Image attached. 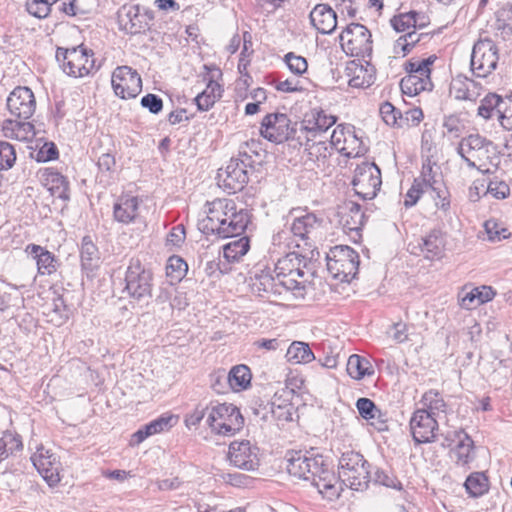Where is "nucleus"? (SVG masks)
<instances>
[{
	"instance_id": "79ce46f5",
	"label": "nucleus",
	"mask_w": 512,
	"mask_h": 512,
	"mask_svg": "<svg viewBox=\"0 0 512 512\" xmlns=\"http://www.w3.org/2000/svg\"><path fill=\"white\" fill-rule=\"evenodd\" d=\"M286 359L288 362L300 364L313 361L315 356L307 343L294 341L287 349Z\"/></svg>"
},
{
	"instance_id": "6e6d98bb",
	"label": "nucleus",
	"mask_w": 512,
	"mask_h": 512,
	"mask_svg": "<svg viewBox=\"0 0 512 512\" xmlns=\"http://www.w3.org/2000/svg\"><path fill=\"white\" fill-rule=\"evenodd\" d=\"M284 60L289 70L296 75H302L308 69V63L306 58L300 55H296L293 52L287 53L284 57Z\"/></svg>"
},
{
	"instance_id": "72a5a7b5",
	"label": "nucleus",
	"mask_w": 512,
	"mask_h": 512,
	"mask_svg": "<svg viewBox=\"0 0 512 512\" xmlns=\"http://www.w3.org/2000/svg\"><path fill=\"white\" fill-rule=\"evenodd\" d=\"M26 252L36 259L38 272L42 275H51L56 271V260L54 255L45 248L30 244L26 248Z\"/></svg>"
},
{
	"instance_id": "e2e57ef3",
	"label": "nucleus",
	"mask_w": 512,
	"mask_h": 512,
	"mask_svg": "<svg viewBox=\"0 0 512 512\" xmlns=\"http://www.w3.org/2000/svg\"><path fill=\"white\" fill-rule=\"evenodd\" d=\"M251 409L253 414L260 420L264 422L271 421L272 416L270 411H272V400L267 402L262 400L255 401Z\"/></svg>"
},
{
	"instance_id": "7c9ffc66",
	"label": "nucleus",
	"mask_w": 512,
	"mask_h": 512,
	"mask_svg": "<svg viewBox=\"0 0 512 512\" xmlns=\"http://www.w3.org/2000/svg\"><path fill=\"white\" fill-rule=\"evenodd\" d=\"M419 246L426 259H440L445 249L444 234L440 230H432L421 239Z\"/></svg>"
},
{
	"instance_id": "dca6fc26",
	"label": "nucleus",
	"mask_w": 512,
	"mask_h": 512,
	"mask_svg": "<svg viewBox=\"0 0 512 512\" xmlns=\"http://www.w3.org/2000/svg\"><path fill=\"white\" fill-rule=\"evenodd\" d=\"M111 83L115 94L122 99L135 98L142 90L138 72L129 66H119L113 73Z\"/></svg>"
},
{
	"instance_id": "b1692460",
	"label": "nucleus",
	"mask_w": 512,
	"mask_h": 512,
	"mask_svg": "<svg viewBox=\"0 0 512 512\" xmlns=\"http://www.w3.org/2000/svg\"><path fill=\"white\" fill-rule=\"evenodd\" d=\"M495 295V291L490 286L470 287L466 285L458 293V303L461 308L472 310L491 301Z\"/></svg>"
},
{
	"instance_id": "58836bf2",
	"label": "nucleus",
	"mask_w": 512,
	"mask_h": 512,
	"mask_svg": "<svg viewBox=\"0 0 512 512\" xmlns=\"http://www.w3.org/2000/svg\"><path fill=\"white\" fill-rule=\"evenodd\" d=\"M346 369L347 373L356 380H361L365 376H370L374 373L370 361L357 354H353L348 358Z\"/></svg>"
},
{
	"instance_id": "aec40b11",
	"label": "nucleus",
	"mask_w": 512,
	"mask_h": 512,
	"mask_svg": "<svg viewBox=\"0 0 512 512\" xmlns=\"http://www.w3.org/2000/svg\"><path fill=\"white\" fill-rule=\"evenodd\" d=\"M36 107L35 97L28 87L15 88L7 98V108L17 119H29Z\"/></svg>"
},
{
	"instance_id": "39448f33",
	"label": "nucleus",
	"mask_w": 512,
	"mask_h": 512,
	"mask_svg": "<svg viewBox=\"0 0 512 512\" xmlns=\"http://www.w3.org/2000/svg\"><path fill=\"white\" fill-rule=\"evenodd\" d=\"M437 57L411 59L406 63L407 75L400 82L401 90L408 96H415L422 91H431L433 83L430 78L431 67Z\"/></svg>"
},
{
	"instance_id": "de8ad7c7",
	"label": "nucleus",
	"mask_w": 512,
	"mask_h": 512,
	"mask_svg": "<svg viewBox=\"0 0 512 512\" xmlns=\"http://www.w3.org/2000/svg\"><path fill=\"white\" fill-rule=\"evenodd\" d=\"M418 16L419 13L415 11L402 13L399 14L398 16H394L391 19V25L397 32H405L406 30H409L411 28L416 29L417 27H425L424 22L418 24Z\"/></svg>"
},
{
	"instance_id": "13d9d810",
	"label": "nucleus",
	"mask_w": 512,
	"mask_h": 512,
	"mask_svg": "<svg viewBox=\"0 0 512 512\" xmlns=\"http://www.w3.org/2000/svg\"><path fill=\"white\" fill-rule=\"evenodd\" d=\"M433 195L432 198L435 202V206L447 212L450 208L449 191L444 187L443 183L431 189Z\"/></svg>"
},
{
	"instance_id": "603ef678",
	"label": "nucleus",
	"mask_w": 512,
	"mask_h": 512,
	"mask_svg": "<svg viewBox=\"0 0 512 512\" xmlns=\"http://www.w3.org/2000/svg\"><path fill=\"white\" fill-rule=\"evenodd\" d=\"M372 479L376 484L385 486L387 488H391L399 492L403 490V485L401 481L393 474L385 470L377 469L374 472V476Z\"/></svg>"
},
{
	"instance_id": "6ab92c4d",
	"label": "nucleus",
	"mask_w": 512,
	"mask_h": 512,
	"mask_svg": "<svg viewBox=\"0 0 512 512\" xmlns=\"http://www.w3.org/2000/svg\"><path fill=\"white\" fill-rule=\"evenodd\" d=\"M228 460L237 468L255 470L259 465L258 448L249 440L233 441L229 445Z\"/></svg>"
},
{
	"instance_id": "49530a36",
	"label": "nucleus",
	"mask_w": 512,
	"mask_h": 512,
	"mask_svg": "<svg viewBox=\"0 0 512 512\" xmlns=\"http://www.w3.org/2000/svg\"><path fill=\"white\" fill-rule=\"evenodd\" d=\"M331 155L325 142H316L307 148L308 160L313 162L318 169L325 170L328 166V158Z\"/></svg>"
},
{
	"instance_id": "864d4df0",
	"label": "nucleus",
	"mask_w": 512,
	"mask_h": 512,
	"mask_svg": "<svg viewBox=\"0 0 512 512\" xmlns=\"http://www.w3.org/2000/svg\"><path fill=\"white\" fill-rule=\"evenodd\" d=\"M176 423V418L173 415H162L157 419L146 424L148 434L150 436L169 430Z\"/></svg>"
},
{
	"instance_id": "cd10ccee",
	"label": "nucleus",
	"mask_w": 512,
	"mask_h": 512,
	"mask_svg": "<svg viewBox=\"0 0 512 512\" xmlns=\"http://www.w3.org/2000/svg\"><path fill=\"white\" fill-rule=\"evenodd\" d=\"M139 210V200L135 196H122L118 198L113 207L114 219L122 224H129L136 220Z\"/></svg>"
},
{
	"instance_id": "4be33fe9",
	"label": "nucleus",
	"mask_w": 512,
	"mask_h": 512,
	"mask_svg": "<svg viewBox=\"0 0 512 512\" xmlns=\"http://www.w3.org/2000/svg\"><path fill=\"white\" fill-rule=\"evenodd\" d=\"M331 147L347 157H357L361 153V142L350 128L338 125L330 137Z\"/></svg>"
},
{
	"instance_id": "7ed1b4c3",
	"label": "nucleus",
	"mask_w": 512,
	"mask_h": 512,
	"mask_svg": "<svg viewBox=\"0 0 512 512\" xmlns=\"http://www.w3.org/2000/svg\"><path fill=\"white\" fill-rule=\"evenodd\" d=\"M304 267L305 257L297 252L287 253L275 264V279L296 298H303L305 295Z\"/></svg>"
},
{
	"instance_id": "774afa93",
	"label": "nucleus",
	"mask_w": 512,
	"mask_h": 512,
	"mask_svg": "<svg viewBox=\"0 0 512 512\" xmlns=\"http://www.w3.org/2000/svg\"><path fill=\"white\" fill-rule=\"evenodd\" d=\"M443 127L453 137H459L463 129V125L456 115L446 116L443 121Z\"/></svg>"
},
{
	"instance_id": "0e129e2a",
	"label": "nucleus",
	"mask_w": 512,
	"mask_h": 512,
	"mask_svg": "<svg viewBox=\"0 0 512 512\" xmlns=\"http://www.w3.org/2000/svg\"><path fill=\"white\" fill-rule=\"evenodd\" d=\"M176 293V290L171 284H166L159 288L158 294L155 298L156 305L161 306L162 310H165V304H168V308L170 309V302L172 301V296Z\"/></svg>"
},
{
	"instance_id": "f704fd0d",
	"label": "nucleus",
	"mask_w": 512,
	"mask_h": 512,
	"mask_svg": "<svg viewBox=\"0 0 512 512\" xmlns=\"http://www.w3.org/2000/svg\"><path fill=\"white\" fill-rule=\"evenodd\" d=\"M81 267L87 272L94 271L100 264V255L98 248L92 242L89 236L82 239L80 247Z\"/></svg>"
},
{
	"instance_id": "f3484780",
	"label": "nucleus",
	"mask_w": 512,
	"mask_h": 512,
	"mask_svg": "<svg viewBox=\"0 0 512 512\" xmlns=\"http://www.w3.org/2000/svg\"><path fill=\"white\" fill-rule=\"evenodd\" d=\"M218 185L228 193L241 191L248 182L246 165L239 159H231L225 168L219 169Z\"/></svg>"
},
{
	"instance_id": "a211bd4d",
	"label": "nucleus",
	"mask_w": 512,
	"mask_h": 512,
	"mask_svg": "<svg viewBox=\"0 0 512 512\" xmlns=\"http://www.w3.org/2000/svg\"><path fill=\"white\" fill-rule=\"evenodd\" d=\"M414 441L418 444L436 441L439 425L434 416L416 409L409 422Z\"/></svg>"
},
{
	"instance_id": "473e14b6",
	"label": "nucleus",
	"mask_w": 512,
	"mask_h": 512,
	"mask_svg": "<svg viewBox=\"0 0 512 512\" xmlns=\"http://www.w3.org/2000/svg\"><path fill=\"white\" fill-rule=\"evenodd\" d=\"M4 136L19 141H30L34 138V127L30 122L23 119H7L3 123Z\"/></svg>"
},
{
	"instance_id": "f8f14e48",
	"label": "nucleus",
	"mask_w": 512,
	"mask_h": 512,
	"mask_svg": "<svg viewBox=\"0 0 512 512\" xmlns=\"http://www.w3.org/2000/svg\"><path fill=\"white\" fill-rule=\"evenodd\" d=\"M499 57L495 43L490 39H482L473 46L471 54V70L478 78H485L497 67Z\"/></svg>"
},
{
	"instance_id": "c85d7f7f",
	"label": "nucleus",
	"mask_w": 512,
	"mask_h": 512,
	"mask_svg": "<svg viewBox=\"0 0 512 512\" xmlns=\"http://www.w3.org/2000/svg\"><path fill=\"white\" fill-rule=\"evenodd\" d=\"M339 223L342 225L345 232L358 231L364 223V213L361 206L352 201L346 203L340 208Z\"/></svg>"
},
{
	"instance_id": "4c0bfd02",
	"label": "nucleus",
	"mask_w": 512,
	"mask_h": 512,
	"mask_svg": "<svg viewBox=\"0 0 512 512\" xmlns=\"http://www.w3.org/2000/svg\"><path fill=\"white\" fill-rule=\"evenodd\" d=\"M222 88L216 81L210 80L205 90L195 98L196 105L201 111H208L221 98Z\"/></svg>"
},
{
	"instance_id": "20e7f679",
	"label": "nucleus",
	"mask_w": 512,
	"mask_h": 512,
	"mask_svg": "<svg viewBox=\"0 0 512 512\" xmlns=\"http://www.w3.org/2000/svg\"><path fill=\"white\" fill-rule=\"evenodd\" d=\"M206 423L213 433L231 437L243 428L244 418L235 405L212 402L207 406Z\"/></svg>"
},
{
	"instance_id": "680f3d73",
	"label": "nucleus",
	"mask_w": 512,
	"mask_h": 512,
	"mask_svg": "<svg viewBox=\"0 0 512 512\" xmlns=\"http://www.w3.org/2000/svg\"><path fill=\"white\" fill-rule=\"evenodd\" d=\"M502 110L498 111V121L507 131H512V99L506 98Z\"/></svg>"
},
{
	"instance_id": "a878e982",
	"label": "nucleus",
	"mask_w": 512,
	"mask_h": 512,
	"mask_svg": "<svg viewBox=\"0 0 512 512\" xmlns=\"http://www.w3.org/2000/svg\"><path fill=\"white\" fill-rule=\"evenodd\" d=\"M311 24L322 34L332 33L337 26L335 11L327 4H318L309 15Z\"/></svg>"
},
{
	"instance_id": "4d7b16f0",
	"label": "nucleus",
	"mask_w": 512,
	"mask_h": 512,
	"mask_svg": "<svg viewBox=\"0 0 512 512\" xmlns=\"http://www.w3.org/2000/svg\"><path fill=\"white\" fill-rule=\"evenodd\" d=\"M16 160L14 147L8 142H0V170L12 168Z\"/></svg>"
},
{
	"instance_id": "393cba45",
	"label": "nucleus",
	"mask_w": 512,
	"mask_h": 512,
	"mask_svg": "<svg viewBox=\"0 0 512 512\" xmlns=\"http://www.w3.org/2000/svg\"><path fill=\"white\" fill-rule=\"evenodd\" d=\"M483 90L481 82L461 74L455 76L450 84V94L458 100L475 102Z\"/></svg>"
},
{
	"instance_id": "2eb2a0df",
	"label": "nucleus",
	"mask_w": 512,
	"mask_h": 512,
	"mask_svg": "<svg viewBox=\"0 0 512 512\" xmlns=\"http://www.w3.org/2000/svg\"><path fill=\"white\" fill-rule=\"evenodd\" d=\"M31 461L50 487L56 486L60 482L61 463L59 457L51 449L43 445L37 446L31 456Z\"/></svg>"
},
{
	"instance_id": "5701e85b",
	"label": "nucleus",
	"mask_w": 512,
	"mask_h": 512,
	"mask_svg": "<svg viewBox=\"0 0 512 512\" xmlns=\"http://www.w3.org/2000/svg\"><path fill=\"white\" fill-rule=\"evenodd\" d=\"M445 440L451 445L452 442H457L453 454L456 459V464L466 466L475 459L474 442L472 438L462 429L449 432Z\"/></svg>"
},
{
	"instance_id": "9b49d317",
	"label": "nucleus",
	"mask_w": 512,
	"mask_h": 512,
	"mask_svg": "<svg viewBox=\"0 0 512 512\" xmlns=\"http://www.w3.org/2000/svg\"><path fill=\"white\" fill-rule=\"evenodd\" d=\"M298 210L292 212L293 220L290 230L295 237L304 242L308 248L315 246L323 236V219L318 218L314 213L305 212L298 214Z\"/></svg>"
},
{
	"instance_id": "bb28decb",
	"label": "nucleus",
	"mask_w": 512,
	"mask_h": 512,
	"mask_svg": "<svg viewBox=\"0 0 512 512\" xmlns=\"http://www.w3.org/2000/svg\"><path fill=\"white\" fill-rule=\"evenodd\" d=\"M346 73L350 77L349 86L354 88H366L375 81V68L369 63L362 65L352 61L347 65Z\"/></svg>"
},
{
	"instance_id": "3c124183",
	"label": "nucleus",
	"mask_w": 512,
	"mask_h": 512,
	"mask_svg": "<svg viewBox=\"0 0 512 512\" xmlns=\"http://www.w3.org/2000/svg\"><path fill=\"white\" fill-rule=\"evenodd\" d=\"M426 190L433 189L442 183L441 177L437 174L431 165H423L421 176L415 179Z\"/></svg>"
},
{
	"instance_id": "052dcab7",
	"label": "nucleus",
	"mask_w": 512,
	"mask_h": 512,
	"mask_svg": "<svg viewBox=\"0 0 512 512\" xmlns=\"http://www.w3.org/2000/svg\"><path fill=\"white\" fill-rule=\"evenodd\" d=\"M380 114L382 116L383 121L390 126H401V123L398 122V119L401 120L400 113L397 109L389 102H385L380 106Z\"/></svg>"
},
{
	"instance_id": "c9c22d12",
	"label": "nucleus",
	"mask_w": 512,
	"mask_h": 512,
	"mask_svg": "<svg viewBox=\"0 0 512 512\" xmlns=\"http://www.w3.org/2000/svg\"><path fill=\"white\" fill-rule=\"evenodd\" d=\"M420 411H425L438 420L441 414L446 412L447 405L442 395L436 390L425 392L420 400Z\"/></svg>"
},
{
	"instance_id": "423d86ee",
	"label": "nucleus",
	"mask_w": 512,
	"mask_h": 512,
	"mask_svg": "<svg viewBox=\"0 0 512 512\" xmlns=\"http://www.w3.org/2000/svg\"><path fill=\"white\" fill-rule=\"evenodd\" d=\"M327 270L333 278L349 282L358 272L359 256L349 246L332 247L326 256Z\"/></svg>"
},
{
	"instance_id": "ddd939ff",
	"label": "nucleus",
	"mask_w": 512,
	"mask_h": 512,
	"mask_svg": "<svg viewBox=\"0 0 512 512\" xmlns=\"http://www.w3.org/2000/svg\"><path fill=\"white\" fill-rule=\"evenodd\" d=\"M492 142L479 134H471L460 140L457 153L470 168H480V163L489 158Z\"/></svg>"
},
{
	"instance_id": "c03bdc74",
	"label": "nucleus",
	"mask_w": 512,
	"mask_h": 512,
	"mask_svg": "<svg viewBox=\"0 0 512 512\" xmlns=\"http://www.w3.org/2000/svg\"><path fill=\"white\" fill-rule=\"evenodd\" d=\"M118 18L123 28L131 34L139 32L141 20L138 14V7L123 6L118 12Z\"/></svg>"
},
{
	"instance_id": "bf43d9fd",
	"label": "nucleus",
	"mask_w": 512,
	"mask_h": 512,
	"mask_svg": "<svg viewBox=\"0 0 512 512\" xmlns=\"http://www.w3.org/2000/svg\"><path fill=\"white\" fill-rule=\"evenodd\" d=\"M485 193L490 194L496 199H505L510 195V188L506 182L495 179L486 185Z\"/></svg>"
},
{
	"instance_id": "f257e3e1",
	"label": "nucleus",
	"mask_w": 512,
	"mask_h": 512,
	"mask_svg": "<svg viewBox=\"0 0 512 512\" xmlns=\"http://www.w3.org/2000/svg\"><path fill=\"white\" fill-rule=\"evenodd\" d=\"M288 473L310 481L328 500L340 496L341 484L355 491L368 488L371 480L369 463L355 451L343 452L338 462V478L325 465L323 457L308 451H288L285 455Z\"/></svg>"
},
{
	"instance_id": "2f4dec72",
	"label": "nucleus",
	"mask_w": 512,
	"mask_h": 512,
	"mask_svg": "<svg viewBox=\"0 0 512 512\" xmlns=\"http://www.w3.org/2000/svg\"><path fill=\"white\" fill-rule=\"evenodd\" d=\"M335 122L336 118L333 115L327 114L323 110L313 109L305 116L303 127L316 136L317 133L326 132Z\"/></svg>"
},
{
	"instance_id": "a19ab883",
	"label": "nucleus",
	"mask_w": 512,
	"mask_h": 512,
	"mask_svg": "<svg viewBox=\"0 0 512 512\" xmlns=\"http://www.w3.org/2000/svg\"><path fill=\"white\" fill-rule=\"evenodd\" d=\"M271 421H275L277 426H283L292 420L293 406L287 400H282L277 394L272 398Z\"/></svg>"
},
{
	"instance_id": "e433bc0d",
	"label": "nucleus",
	"mask_w": 512,
	"mask_h": 512,
	"mask_svg": "<svg viewBox=\"0 0 512 512\" xmlns=\"http://www.w3.org/2000/svg\"><path fill=\"white\" fill-rule=\"evenodd\" d=\"M468 495L472 498H478L489 491V479L484 472L471 473L464 483Z\"/></svg>"
},
{
	"instance_id": "6e6552de",
	"label": "nucleus",
	"mask_w": 512,
	"mask_h": 512,
	"mask_svg": "<svg viewBox=\"0 0 512 512\" xmlns=\"http://www.w3.org/2000/svg\"><path fill=\"white\" fill-rule=\"evenodd\" d=\"M56 58L61 62L63 71L73 77H84L95 67L93 53L83 46L71 49L58 48Z\"/></svg>"
},
{
	"instance_id": "4468645a",
	"label": "nucleus",
	"mask_w": 512,
	"mask_h": 512,
	"mask_svg": "<svg viewBox=\"0 0 512 512\" xmlns=\"http://www.w3.org/2000/svg\"><path fill=\"white\" fill-rule=\"evenodd\" d=\"M294 133L295 128L284 113H270L262 119L260 134L270 142L283 143Z\"/></svg>"
},
{
	"instance_id": "1a4fd4ad",
	"label": "nucleus",
	"mask_w": 512,
	"mask_h": 512,
	"mask_svg": "<svg viewBox=\"0 0 512 512\" xmlns=\"http://www.w3.org/2000/svg\"><path fill=\"white\" fill-rule=\"evenodd\" d=\"M343 51L350 56L369 57L372 53L370 31L362 24L352 23L339 36Z\"/></svg>"
},
{
	"instance_id": "f03ea898",
	"label": "nucleus",
	"mask_w": 512,
	"mask_h": 512,
	"mask_svg": "<svg viewBox=\"0 0 512 512\" xmlns=\"http://www.w3.org/2000/svg\"><path fill=\"white\" fill-rule=\"evenodd\" d=\"M206 217L200 222V229L207 235L229 238L241 235L250 221L244 208H238L232 199L217 198L207 203Z\"/></svg>"
},
{
	"instance_id": "37998d69",
	"label": "nucleus",
	"mask_w": 512,
	"mask_h": 512,
	"mask_svg": "<svg viewBox=\"0 0 512 512\" xmlns=\"http://www.w3.org/2000/svg\"><path fill=\"white\" fill-rule=\"evenodd\" d=\"M251 372L246 365L234 366L228 373V383L232 390L241 391L250 386Z\"/></svg>"
},
{
	"instance_id": "a18cd8bd",
	"label": "nucleus",
	"mask_w": 512,
	"mask_h": 512,
	"mask_svg": "<svg viewBox=\"0 0 512 512\" xmlns=\"http://www.w3.org/2000/svg\"><path fill=\"white\" fill-rule=\"evenodd\" d=\"M504 101L505 99L495 93L486 95L478 107V115L484 119L498 117V111L502 110V106L505 104Z\"/></svg>"
},
{
	"instance_id": "5fc2aeb1",
	"label": "nucleus",
	"mask_w": 512,
	"mask_h": 512,
	"mask_svg": "<svg viewBox=\"0 0 512 512\" xmlns=\"http://www.w3.org/2000/svg\"><path fill=\"white\" fill-rule=\"evenodd\" d=\"M419 40L420 36L413 29L397 39L394 50L396 53L402 52L403 55H406Z\"/></svg>"
},
{
	"instance_id": "338daca9",
	"label": "nucleus",
	"mask_w": 512,
	"mask_h": 512,
	"mask_svg": "<svg viewBox=\"0 0 512 512\" xmlns=\"http://www.w3.org/2000/svg\"><path fill=\"white\" fill-rule=\"evenodd\" d=\"M142 107L149 110L153 114H158L163 108L162 99L155 94H147L141 99Z\"/></svg>"
},
{
	"instance_id": "09e8293b",
	"label": "nucleus",
	"mask_w": 512,
	"mask_h": 512,
	"mask_svg": "<svg viewBox=\"0 0 512 512\" xmlns=\"http://www.w3.org/2000/svg\"><path fill=\"white\" fill-rule=\"evenodd\" d=\"M22 449V442L19 436L12 433H4L0 438V461L6 459L10 454Z\"/></svg>"
},
{
	"instance_id": "412c9836",
	"label": "nucleus",
	"mask_w": 512,
	"mask_h": 512,
	"mask_svg": "<svg viewBox=\"0 0 512 512\" xmlns=\"http://www.w3.org/2000/svg\"><path fill=\"white\" fill-rule=\"evenodd\" d=\"M280 281L275 279L270 269L257 267L251 273L250 276V287L254 294L264 297L265 295H281L283 292H287Z\"/></svg>"
},
{
	"instance_id": "ea45409f",
	"label": "nucleus",
	"mask_w": 512,
	"mask_h": 512,
	"mask_svg": "<svg viewBox=\"0 0 512 512\" xmlns=\"http://www.w3.org/2000/svg\"><path fill=\"white\" fill-rule=\"evenodd\" d=\"M250 249V241L246 236L234 239L223 246V257L227 262H238Z\"/></svg>"
},
{
	"instance_id": "9d476101",
	"label": "nucleus",
	"mask_w": 512,
	"mask_h": 512,
	"mask_svg": "<svg viewBox=\"0 0 512 512\" xmlns=\"http://www.w3.org/2000/svg\"><path fill=\"white\" fill-rule=\"evenodd\" d=\"M381 184V172L375 163L362 162L356 166L352 186L361 199L371 200L375 198Z\"/></svg>"
},
{
	"instance_id": "0eeeda50",
	"label": "nucleus",
	"mask_w": 512,
	"mask_h": 512,
	"mask_svg": "<svg viewBox=\"0 0 512 512\" xmlns=\"http://www.w3.org/2000/svg\"><path fill=\"white\" fill-rule=\"evenodd\" d=\"M126 290L135 300L151 298L153 289V273L139 259L132 258L125 275Z\"/></svg>"
},
{
	"instance_id": "69168bd1",
	"label": "nucleus",
	"mask_w": 512,
	"mask_h": 512,
	"mask_svg": "<svg viewBox=\"0 0 512 512\" xmlns=\"http://www.w3.org/2000/svg\"><path fill=\"white\" fill-rule=\"evenodd\" d=\"M427 190L423 188L418 182L414 180L411 188L407 191L404 199V205L405 207H412L414 206L418 200L420 199L421 195L426 192Z\"/></svg>"
},
{
	"instance_id": "c756f323",
	"label": "nucleus",
	"mask_w": 512,
	"mask_h": 512,
	"mask_svg": "<svg viewBox=\"0 0 512 512\" xmlns=\"http://www.w3.org/2000/svg\"><path fill=\"white\" fill-rule=\"evenodd\" d=\"M42 183L51 192V195L63 200L68 201L69 189L66 178L54 169H45L41 176Z\"/></svg>"
},
{
	"instance_id": "8fccbe9b",
	"label": "nucleus",
	"mask_w": 512,
	"mask_h": 512,
	"mask_svg": "<svg viewBox=\"0 0 512 512\" xmlns=\"http://www.w3.org/2000/svg\"><path fill=\"white\" fill-rule=\"evenodd\" d=\"M59 0H27L26 10L37 18H45L51 11V6Z\"/></svg>"
}]
</instances>
